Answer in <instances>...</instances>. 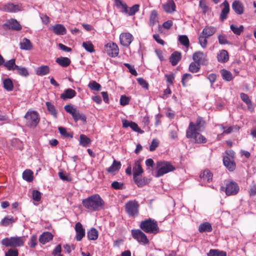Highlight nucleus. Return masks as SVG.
<instances>
[{
	"label": "nucleus",
	"instance_id": "f03ea898",
	"mask_svg": "<svg viewBox=\"0 0 256 256\" xmlns=\"http://www.w3.org/2000/svg\"><path fill=\"white\" fill-rule=\"evenodd\" d=\"M140 228L148 234H156L160 232L157 222L150 218L142 221L140 224Z\"/></svg>",
	"mask_w": 256,
	"mask_h": 256
},
{
	"label": "nucleus",
	"instance_id": "4c0bfd02",
	"mask_svg": "<svg viewBox=\"0 0 256 256\" xmlns=\"http://www.w3.org/2000/svg\"><path fill=\"white\" fill-rule=\"evenodd\" d=\"M33 172L30 170H26L22 173V178L28 182L33 180Z\"/></svg>",
	"mask_w": 256,
	"mask_h": 256
},
{
	"label": "nucleus",
	"instance_id": "4d7b16f0",
	"mask_svg": "<svg viewBox=\"0 0 256 256\" xmlns=\"http://www.w3.org/2000/svg\"><path fill=\"white\" fill-rule=\"evenodd\" d=\"M88 87L92 90L96 91H100L101 88V86L96 81H93L92 82H90L88 84Z\"/></svg>",
	"mask_w": 256,
	"mask_h": 256
},
{
	"label": "nucleus",
	"instance_id": "de8ad7c7",
	"mask_svg": "<svg viewBox=\"0 0 256 256\" xmlns=\"http://www.w3.org/2000/svg\"><path fill=\"white\" fill-rule=\"evenodd\" d=\"M200 64L198 63H196L194 61V62H192L190 66H189V68H188V70H189L192 72V73H195V72H198L199 71L200 69Z\"/></svg>",
	"mask_w": 256,
	"mask_h": 256
},
{
	"label": "nucleus",
	"instance_id": "412c9836",
	"mask_svg": "<svg viewBox=\"0 0 256 256\" xmlns=\"http://www.w3.org/2000/svg\"><path fill=\"white\" fill-rule=\"evenodd\" d=\"M76 92L72 88L66 89L60 94V98L63 100L72 98L76 96Z\"/></svg>",
	"mask_w": 256,
	"mask_h": 256
},
{
	"label": "nucleus",
	"instance_id": "49530a36",
	"mask_svg": "<svg viewBox=\"0 0 256 256\" xmlns=\"http://www.w3.org/2000/svg\"><path fill=\"white\" fill-rule=\"evenodd\" d=\"M220 126L222 130H224L222 134H229L231 133L234 130H238L240 129V128L236 126L226 128L222 126V125H220Z\"/></svg>",
	"mask_w": 256,
	"mask_h": 256
},
{
	"label": "nucleus",
	"instance_id": "6e6552de",
	"mask_svg": "<svg viewBox=\"0 0 256 256\" xmlns=\"http://www.w3.org/2000/svg\"><path fill=\"white\" fill-rule=\"evenodd\" d=\"M206 122L201 116H198L196 120V122L194 123L190 122L188 126L186 131L188 132L194 131H202L204 128Z\"/></svg>",
	"mask_w": 256,
	"mask_h": 256
},
{
	"label": "nucleus",
	"instance_id": "37998d69",
	"mask_svg": "<svg viewBox=\"0 0 256 256\" xmlns=\"http://www.w3.org/2000/svg\"><path fill=\"white\" fill-rule=\"evenodd\" d=\"M3 84L4 88L8 91H12L13 90L14 85L10 79H5L3 82Z\"/></svg>",
	"mask_w": 256,
	"mask_h": 256
},
{
	"label": "nucleus",
	"instance_id": "2f4dec72",
	"mask_svg": "<svg viewBox=\"0 0 256 256\" xmlns=\"http://www.w3.org/2000/svg\"><path fill=\"white\" fill-rule=\"evenodd\" d=\"M21 49L30 50L32 48V44L30 40L24 38L20 43Z\"/></svg>",
	"mask_w": 256,
	"mask_h": 256
},
{
	"label": "nucleus",
	"instance_id": "393cba45",
	"mask_svg": "<svg viewBox=\"0 0 256 256\" xmlns=\"http://www.w3.org/2000/svg\"><path fill=\"white\" fill-rule=\"evenodd\" d=\"M53 32L57 35H64L66 32V30L65 27L61 24H56L54 25L52 28Z\"/></svg>",
	"mask_w": 256,
	"mask_h": 256
},
{
	"label": "nucleus",
	"instance_id": "f3484780",
	"mask_svg": "<svg viewBox=\"0 0 256 256\" xmlns=\"http://www.w3.org/2000/svg\"><path fill=\"white\" fill-rule=\"evenodd\" d=\"M4 26L8 29H12L16 30H20L22 29V26L18 22L14 19H11L7 21L4 24Z\"/></svg>",
	"mask_w": 256,
	"mask_h": 256
},
{
	"label": "nucleus",
	"instance_id": "7ed1b4c3",
	"mask_svg": "<svg viewBox=\"0 0 256 256\" xmlns=\"http://www.w3.org/2000/svg\"><path fill=\"white\" fill-rule=\"evenodd\" d=\"M220 190L224 192L227 196H235L239 192L240 187L236 182L227 180L224 181V186L220 187Z\"/></svg>",
	"mask_w": 256,
	"mask_h": 256
},
{
	"label": "nucleus",
	"instance_id": "0e129e2a",
	"mask_svg": "<svg viewBox=\"0 0 256 256\" xmlns=\"http://www.w3.org/2000/svg\"><path fill=\"white\" fill-rule=\"evenodd\" d=\"M65 110L71 114L72 115L74 113V112L76 110V108H74L73 106L70 104H67L64 107Z\"/></svg>",
	"mask_w": 256,
	"mask_h": 256
},
{
	"label": "nucleus",
	"instance_id": "052dcab7",
	"mask_svg": "<svg viewBox=\"0 0 256 256\" xmlns=\"http://www.w3.org/2000/svg\"><path fill=\"white\" fill-rule=\"evenodd\" d=\"M111 186L114 190H122L124 188V184L114 181L112 182Z\"/></svg>",
	"mask_w": 256,
	"mask_h": 256
},
{
	"label": "nucleus",
	"instance_id": "c756f323",
	"mask_svg": "<svg viewBox=\"0 0 256 256\" xmlns=\"http://www.w3.org/2000/svg\"><path fill=\"white\" fill-rule=\"evenodd\" d=\"M218 60L220 62H226L229 59L228 52L226 50H222L218 54L217 56Z\"/></svg>",
	"mask_w": 256,
	"mask_h": 256
},
{
	"label": "nucleus",
	"instance_id": "1a4fd4ad",
	"mask_svg": "<svg viewBox=\"0 0 256 256\" xmlns=\"http://www.w3.org/2000/svg\"><path fill=\"white\" fill-rule=\"evenodd\" d=\"M200 131H194L188 132V131H186V137L188 138H192L195 143L197 144H204L207 142V140L204 136L202 135L199 132Z\"/></svg>",
	"mask_w": 256,
	"mask_h": 256
},
{
	"label": "nucleus",
	"instance_id": "72a5a7b5",
	"mask_svg": "<svg viewBox=\"0 0 256 256\" xmlns=\"http://www.w3.org/2000/svg\"><path fill=\"white\" fill-rule=\"evenodd\" d=\"M121 168V163L119 161L114 160L112 166L107 169V171L110 173H114L118 172Z\"/></svg>",
	"mask_w": 256,
	"mask_h": 256
},
{
	"label": "nucleus",
	"instance_id": "4468645a",
	"mask_svg": "<svg viewBox=\"0 0 256 256\" xmlns=\"http://www.w3.org/2000/svg\"><path fill=\"white\" fill-rule=\"evenodd\" d=\"M2 10L8 12H16L21 10V6L18 4H14L12 3H8L3 6Z\"/></svg>",
	"mask_w": 256,
	"mask_h": 256
},
{
	"label": "nucleus",
	"instance_id": "9b49d317",
	"mask_svg": "<svg viewBox=\"0 0 256 256\" xmlns=\"http://www.w3.org/2000/svg\"><path fill=\"white\" fill-rule=\"evenodd\" d=\"M104 50L106 54L112 58L117 56L119 54L118 47L114 42H109L106 44L104 46Z\"/></svg>",
	"mask_w": 256,
	"mask_h": 256
},
{
	"label": "nucleus",
	"instance_id": "5701e85b",
	"mask_svg": "<svg viewBox=\"0 0 256 256\" xmlns=\"http://www.w3.org/2000/svg\"><path fill=\"white\" fill-rule=\"evenodd\" d=\"M232 8L238 14H242L244 13V7L240 1L234 0L232 4Z\"/></svg>",
	"mask_w": 256,
	"mask_h": 256
},
{
	"label": "nucleus",
	"instance_id": "bb28decb",
	"mask_svg": "<svg viewBox=\"0 0 256 256\" xmlns=\"http://www.w3.org/2000/svg\"><path fill=\"white\" fill-rule=\"evenodd\" d=\"M182 56L180 52H174L170 56V62L173 66H176L178 62L181 60Z\"/></svg>",
	"mask_w": 256,
	"mask_h": 256
},
{
	"label": "nucleus",
	"instance_id": "a19ab883",
	"mask_svg": "<svg viewBox=\"0 0 256 256\" xmlns=\"http://www.w3.org/2000/svg\"><path fill=\"white\" fill-rule=\"evenodd\" d=\"M80 142L83 146H87L91 142V140L87 136L81 134L80 136Z\"/></svg>",
	"mask_w": 256,
	"mask_h": 256
},
{
	"label": "nucleus",
	"instance_id": "39448f33",
	"mask_svg": "<svg viewBox=\"0 0 256 256\" xmlns=\"http://www.w3.org/2000/svg\"><path fill=\"white\" fill-rule=\"evenodd\" d=\"M24 118L26 120V126L32 128H36L40 120L38 114L34 110H28L26 113Z\"/></svg>",
	"mask_w": 256,
	"mask_h": 256
},
{
	"label": "nucleus",
	"instance_id": "b1692460",
	"mask_svg": "<svg viewBox=\"0 0 256 256\" xmlns=\"http://www.w3.org/2000/svg\"><path fill=\"white\" fill-rule=\"evenodd\" d=\"M162 8L168 13L172 12L176 10V5L172 0H168L166 4H162Z\"/></svg>",
	"mask_w": 256,
	"mask_h": 256
},
{
	"label": "nucleus",
	"instance_id": "dca6fc26",
	"mask_svg": "<svg viewBox=\"0 0 256 256\" xmlns=\"http://www.w3.org/2000/svg\"><path fill=\"white\" fill-rule=\"evenodd\" d=\"M224 165L230 171H233L236 168V164L234 162L232 156H225L223 158Z\"/></svg>",
	"mask_w": 256,
	"mask_h": 256
},
{
	"label": "nucleus",
	"instance_id": "0eeeda50",
	"mask_svg": "<svg viewBox=\"0 0 256 256\" xmlns=\"http://www.w3.org/2000/svg\"><path fill=\"white\" fill-rule=\"evenodd\" d=\"M138 202L136 200H129L125 204L124 208L126 212L129 216L136 217L139 213Z\"/></svg>",
	"mask_w": 256,
	"mask_h": 256
},
{
	"label": "nucleus",
	"instance_id": "9d476101",
	"mask_svg": "<svg viewBox=\"0 0 256 256\" xmlns=\"http://www.w3.org/2000/svg\"><path fill=\"white\" fill-rule=\"evenodd\" d=\"M132 235L134 238L140 243L143 244H148L149 243V240L146 236L140 230H132Z\"/></svg>",
	"mask_w": 256,
	"mask_h": 256
},
{
	"label": "nucleus",
	"instance_id": "774afa93",
	"mask_svg": "<svg viewBox=\"0 0 256 256\" xmlns=\"http://www.w3.org/2000/svg\"><path fill=\"white\" fill-rule=\"evenodd\" d=\"M130 98L126 96H122L120 98V104L122 106L128 104L130 102Z\"/></svg>",
	"mask_w": 256,
	"mask_h": 256
},
{
	"label": "nucleus",
	"instance_id": "c03bdc74",
	"mask_svg": "<svg viewBox=\"0 0 256 256\" xmlns=\"http://www.w3.org/2000/svg\"><path fill=\"white\" fill-rule=\"evenodd\" d=\"M230 30L234 34L238 36L241 34V33L244 31V27L242 25L238 27L234 24H231L230 26Z\"/></svg>",
	"mask_w": 256,
	"mask_h": 256
},
{
	"label": "nucleus",
	"instance_id": "bf43d9fd",
	"mask_svg": "<svg viewBox=\"0 0 256 256\" xmlns=\"http://www.w3.org/2000/svg\"><path fill=\"white\" fill-rule=\"evenodd\" d=\"M58 130L62 136H63L66 138H72V134L68 132L66 128L63 127H59Z\"/></svg>",
	"mask_w": 256,
	"mask_h": 256
},
{
	"label": "nucleus",
	"instance_id": "13d9d810",
	"mask_svg": "<svg viewBox=\"0 0 256 256\" xmlns=\"http://www.w3.org/2000/svg\"><path fill=\"white\" fill-rule=\"evenodd\" d=\"M139 10V5L134 4L129 9L128 8V12L126 14H128L130 16L134 15L138 12Z\"/></svg>",
	"mask_w": 256,
	"mask_h": 256
},
{
	"label": "nucleus",
	"instance_id": "8fccbe9b",
	"mask_svg": "<svg viewBox=\"0 0 256 256\" xmlns=\"http://www.w3.org/2000/svg\"><path fill=\"white\" fill-rule=\"evenodd\" d=\"M192 78V75L190 74H184L182 78V86L184 87L187 86L189 80H191Z\"/></svg>",
	"mask_w": 256,
	"mask_h": 256
},
{
	"label": "nucleus",
	"instance_id": "f257e3e1",
	"mask_svg": "<svg viewBox=\"0 0 256 256\" xmlns=\"http://www.w3.org/2000/svg\"><path fill=\"white\" fill-rule=\"evenodd\" d=\"M82 204L89 211L96 212L104 209L105 202L99 194H94L84 199Z\"/></svg>",
	"mask_w": 256,
	"mask_h": 256
},
{
	"label": "nucleus",
	"instance_id": "680f3d73",
	"mask_svg": "<svg viewBox=\"0 0 256 256\" xmlns=\"http://www.w3.org/2000/svg\"><path fill=\"white\" fill-rule=\"evenodd\" d=\"M158 144L159 141L156 139H153L150 146V150L151 152L154 151L158 146Z\"/></svg>",
	"mask_w": 256,
	"mask_h": 256
},
{
	"label": "nucleus",
	"instance_id": "423d86ee",
	"mask_svg": "<svg viewBox=\"0 0 256 256\" xmlns=\"http://www.w3.org/2000/svg\"><path fill=\"white\" fill-rule=\"evenodd\" d=\"M24 243L23 237L20 236L6 238L2 240V244L7 247H20L23 246Z\"/></svg>",
	"mask_w": 256,
	"mask_h": 256
},
{
	"label": "nucleus",
	"instance_id": "aec40b11",
	"mask_svg": "<svg viewBox=\"0 0 256 256\" xmlns=\"http://www.w3.org/2000/svg\"><path fill=\"white\" fill-rule=\"evenodd\" d=\"M200 178L202 182H209L212 179V174L208 170H206L200 174Z\"/></svg>",
	"mask_w": 256,
	"mask_h": 256
},
{
	"label": "nucleus",
	"instance_id": "473e14b6",
	"mask_svg": "<svg viewBox=\"0 0 256 256\" xmlns=\"http://www.w3.org/2000/svg\"><path fill=\"white\" fill-rule=\"evenodd\" d=\"M212 230L211 224L208 222L201 224L198 227V231L200 233L210 232Z\"/></svg>",
	"mask_w": 256,
	"mask_h": 256
},
{
	"label": "nucleus",
	"instance_id": "6ab92c4d",
	"mask_svg": "<svg viewBox=\"0 0 256 256\" xmlns=\"http://www.w3.org/2000/svg\"><path fill=\"white\" fill-rule=\"evenodd\" d=\"M223 6L220 14V20L224 21L228 17V14L230 12V6L228 2L226 0H224L220 5Z\"/></svg>",
	"mask_w": 256,
	"mask_h": 256
},
{
	"label": "nucleus",
	"instance_id": "c9c22d12",
	"mask_svg": "<svg viewBox=\"0 0 256 256\" xmlns=\"http://www.w3.org/2000/svg\"><path fill=\"white\" fill-rule=\"evenodd\" d=\"M114 4L120 10V12L124 13L128 12V6L126 4L123 2L122 0H114Z\"/></svg>",
	"mask_w": 256,
	"mask_h": 256
},
{
	"label": "nucleus",
	"instance_id": "338daca9",
	"mask_svg": "<svg viewBox=\"0 0 256 256\" xmlns=\"http://www.w3.org/2000/svg\"><path fill=\"white\" fill-rule=\"evenodd\" d=\"M240 96L242 100L246 104H250L251 100L247 94L244 93H241Z\"/></svg>",
	"mask_w": 256,
	"mask_h": 256
},
{
	"label": "nucleus",
	"instance_id": "20e7f679",
	"mask_svg": "<svg viewBox=\"0 0 256 256\" xmlns=\"http://www.w3.org/2000/svg\"><path fill=\"white\" fill-rule=\"evenodd\" d=\"M156 168L157 169L156 177H160L175 170V168L170 162L166 161L158 162Z\"/></svg>",
	"mask_w": 256,
	"mask_h": 256
},
{
	"label": "nucleus",
	"instance_id": "ea45409f",
	"mask_svg": "<svg viewBox=\"0 0 256 256\" xmlns=\"http://www.w3.org/2000/svg\"><path fill=\"white\" fill-rule=\"evenodd\" d=\"M134 182L138 187H142L146 184L147 178H140V176H134L133 177Z\"/></svg>",
	"mask_w": 256,
	"mask_h": 256
},
{
	"label": "nucleus",
	"instance_id": "864d4df0",
	"mask_svg": "<svg viewBox=\"0 0 256 256\" xmlns=\"http://www.w3.org/2000/svg\"><path fill=\"white\" fill-rule=\"evenodd\" d=\"M82 46L86 50L90 52H92L94 51V46L90 42H84Z\"/></svg>",
	"mask_w": 256,
	"mask_h": 256
},
{
	"label": "nucleus",
	"instance_id": "e2e57ef3",
	"mask_svg": "<svg viewBox=\"0 0 256 256\" xmlns=\"http://www.w3.org/2000/svg\"><path fill=\"white\" fill-rule=\"evenodd\" d=\"M18 252L16 249H10L5 253V256H18Z\"/></svg>",
	"mask_w": 256,
	"mask_h": 256
},
{
	"label": "nucleus",
	"instance_id": "cd10ccee",
	"mask_svg": "<svg viewBox=\"0 0 256 256\" xmlns=\"http://www.w3.org/2000/svg\"><path fill=\"white\" fill-rule=\"evenodd\" d=\"M53 238V235L50 232H44L39 238L40 242L42 244L48 242Z\"/></svg>",
	"mask_w": 256,
	"mask_h": 256
},
{
	"label": "nucleus",
	"instance_id": "58836bf2",
	"mask_svg": "<svg viewBox=\"0 0 256 256\" xmlns=\"http://www.w3.org/2000/svg\"><path fill=\"white\" fill-rule=\"evenodd\" d=\"M98 236V231L94 228H91L87 233V236L90 240H96Z\"/></svg>",
	"mask_w": 256,
	"mask_h": 256
},
{
	"label": "nucleus",
	"instance_id": "2eb2a0df",
	"mask_svg": "<svg viewBox=\"0 0 256 256\" xmlns=\"http://www.w3.org/2000/svg\"><path fill=\"white\" fill-rule=\"evenodd\" d=\"M75 230L76 234V240L80 241L86 234L85 230L80 222H78L76 224Z\"/></svg>",
	"mask_w": 256,
	"mask_h": 256
},
{
	"label": "nucleus",
	"instance_id": "a18cd8bd",
	"mask_svg": "<svg viewBox=\"0 0 256 256\" xmlns=\"http://www.w3.org/2000/svg\"><path fill=\"white\" fill-rule=\"evenodd\" d=\"M48 110L55 118L57 116V112L54 106L50 102H47L46 103Z\"/></svg>",
	"mask_w": 256,
	"mask_h": 256
},
{
	"label": "nucleus",
	"instance_id": "4be33fe9",
	"mask_svg": "<svg viewBox=\"0 0 256 256\" xmlns=\"http://www.w3.org/2000/svg\"><path fill=\"white\" fill-rule=\"evenodd\" d=\"M17 220L16 218H14L11 216H7L2 220L0 225L2 226H12L13 223Z\"/></svg>",
	"mask_w": 256,
	"mask_h": 256
},
{
	"label": "nucleus",
	"instance_id": "79ce46f5",
	"mask_svg": "<svg viewBox=\"0 0 256 256\" xmlns=\"http://www.w3.org/2000/svg\"><path fill=\"white\" fill-rule=\"evenodd\" d=\"M72 116L76 122L78 120H82L83 122H86V116L83 114H80L77 110Z\"/></svg>",
	"mask_w": 256,
	"mask_h": 256
},
{
	"label": "nucleus",
	"instance_id": "603ef678",
	"mask_svg": "<svg viewBox=\"0 0 256 256\" xmlns=\"http://www.w3.org/2000/svg\"><path fill=\"white\" fill-rule=\"evenodd\" d=\"M206 38V36H203L202 34H200L198 36V41L201 46L204 48L206 47L208 44L207 38Z\"/></svg>",
	"mask_w": 256,
	"mask_h": 256
},
{
	"label": "nucleus",
	"instance_id": "a211bd4d",
	"mask_svg": "<svg viewBox=\"0 0 256 256\" xmlns=\"http://www.w3.org/2000/svg\"><path fill=\"white\" fill-rule=\"evenodd\" d=\"M142 160L139 159L136 160L134 162V166H133V177L140 176L144 172V170L142 168Z\"/></svg>",
	"mask_w": 256,
	"mask_h": 256
},
{
	"label": "nucleus",
	"instance_id": "6e6d98bb",
	"mask_svg": "<svg viewBox=\"0 0 256 256\" xmlns=\"http://www.w3.org/2000/svg\"><path fill=\"white\" fill-rule=\"evenodd\" d=\"M15 70H17L18 74L24 76H27L29 74L28 70L24 67H20L18 66V68Z\"/></svg>",
	"mask_w": 256,
	"mask_h": 256
},
{
	"label": "nucleus",
	"instance_id": "3c124183",
	"mask_svg": "<svg viewBox=\"0 0 256 256\" xmlns=\"http://www.w3.org/2000/svg\"><path fill=\"white\" fill-rule=\"evenodd\" d=\"M178 40L182 44L185 46L188 47L189 46L190 42L187 36L185 35L179 36Z\"/></svg>",
	"mask_w": 256,
	"mask_h": 256
},
{
	"label": "nucleus",
	"instance_id": "09e8293b",
	"mask_svg": "<svg viewBox=\"0 0 256 256\" xmlns=\"http://www.w3.org/2000/svg\"><path fill=\"white\" fill-rule=\"evenodd\" d=\"M221 74L223 79L226 81H230L232 79L231 72L226 70H222L221 72Z\"/></svg>",
	"mask_w": 256,
	"mask_h": 256
},
{
	"label": "nucleus",
	"instance_id": "f704fd0d",
	"mask_svg": "<svg viewBox=\"0 0 256 256\" xmlns=\"http://www.w3.org/2000/svg\"><path fill=\"white\" fill-rule=\"evenodd\" d=\"M50 68L48 66H42L37 68L36 70V73L38 76H44L50 72Z\"/></svg>",
	"mask_w": 256,
	"mask_h": 256
},
{
	"label": "nucleus",
	"instance_id": "a878e982",
	"mask_svg": "<svg viewBox=\"0 0 256 256\" xmlns=\"http://www.w3.org/2000/svg\"><path fill=\"white\" fill-rule=\"evenodd\" d=\"M158 22V13L156 10H152L150 16L149 25L151 27H153Z\"/></svg>",
	"mask_w": 256,
	"mask_h": 256
},
{
	"label": "nucleus",
	"instance_id": "5fc2aeb1",
	"mask_svg": "<svg viewBox=\"0 0 256 256\" xmlns=\"http://www.w3.org/2000/svg\"><path fill=\"white\" fill-rule=\"evenodd\" d=\"M42 194L38 190H34L32 192V199L36 202H40L41 200Z\"/></svg>",
	"mask_w": 256,
	"mask_h": 256
},
{
	"label": "nucleus",
	"instance_id": "e433bc0d",
	"mask_svg": "<svg viewBox=\"0 0 256 256\" xmlns=\"http://www.w3.org/2000/svg\"><path fill=\"white\" fill-rule=\"evenodd\" d=\"M2 66H5L8 70H14L18 68V66L16 64V60L14 58L8 60L6 62H4Z\"/></svg>",
	"mask_w": 256,
	"mask_h": 256
},
{
	"label": "nucleus",
	"instance_id": "c85d7f7f",
	"mask_svg": "<svg viewBox=\"0 0 256 256\" xmlns=\"http://www.w3.org/2000/svg\"><path fill=\"white\" fill-rule=\"evenodd\" d=\"M56 62L63 68H66L69 66L71 63V61L69 58L62 56L58 58L56 60Z\"/></svg>",
	"mask_w": 256,
	"mask_h": 256
},
{
	"label": "nucleus",
	"instance_id": "7c9ffc66",
	"mask_svg": "<svg viewBox=\"0 0 256 256\" xmlns=\"http://www.w3.org/2000/svg\"><path fill=\"white\" fill-rule=\"evenodd\" d=\"M216 32V28L214 27L206 26L203 29L200 34L206 36V38H209L212 36Z\"/></svg>",
	"mask_w": 256,
	"mask_h": 256
},
{
	"label": "nucleus",
	"instance_id": "69168bd1",
	"mask_svg": "<svg viewBox=\"0 0 256 256\" xmlns=\"http://www.w3.org/2000/svg\"><path fill=\"white\" fill-rule=\"evenodd\" d=\"M65 110L71 114L72 115L74 113V112L76 110V108H74L73 106L70 104H67L64 107Z\"/></svg>",
	"mask_w": 256,
	"mask_h": 256
},
{
	"label": "nucleus",
	"instance_id": "f8f14e48",
	"mask_svg": "<svg viewBox=\"0 0 256 256\" xmlns=\"http://www.w3.org/2000/svg\"><path fill=\"white\" fill-rule=\"evenodd\" d=\"M133 40L132 36L129 32H122L120 36V44L125 47H128Z\"/></svg>",
	"mask_w": 256,
	"mask_h": 256
},
{
	"label": "nucleus",
	"instance_id": "ddd939ff",
	"mask_svg": "<svg viewBox=\"0 0 256 256\" xmlns=\"http://www.w3.org/2000/svg\"><path fill=\"white\" fill-rule=\"evenodd\" d=\"M194 60L200 64H206L208 60L206 59V54L200 51L195 52L192 56Z\"/></svg>",
	"mask_w": 256,
	"mask_h": 256
}]
</instances>
